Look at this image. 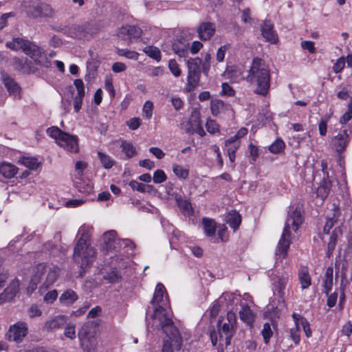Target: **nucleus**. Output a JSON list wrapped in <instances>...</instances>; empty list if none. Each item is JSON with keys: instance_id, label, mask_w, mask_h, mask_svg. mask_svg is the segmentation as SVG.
I'll return each instance as SVG.
<instances>
[{"instance_id": "40", "label": "nucleus", "mask_w": 352, "mask_h": 352, "mask_svg": "<svg viewBox=\"0 0 352 352\" xmlns=\"http://www.w3.org/2000/svg\"><path fill=\"white\" fill-rule=\"evenodd\" d=\"M143 52L150 58H152L157 61L161 60V52L160 50L153 46H146L143 49Z\"/></svg>"}, {"instance_id": "60", "label": "nucleus", "mask_w": 352, "mask_h": 352, "mask_svg": "<svg viewBox=\"0 0 352 352\" xmlns=\"http://www.w3.org/2000/svg\"><path fill=\"white\" fill-rule=\"evenodd\" d=\"M141 124V120L139 118H133L127 122L129 128L131 130H136L139 128Z\"/></svg>"}, {"instance_id": "21", "label": "nucleus", "mask_w": 352, "mask_h": 352, "mask_svg": "<svg viewBox=\"0 0 352 352\" xmlns=\"http://www.w3.org/2000/svg\"><path fill=\"white\" fill-rule=\"evenodd\" d=\"M241 307L239 312V318L247 325L252 327L255 320V315L250 307L246 303L241 305Z\"/></svg>"}, {"instance_id": "48", "label": "nucleus", "mask_w": 352, "mask_h": 352, "mask_svg": "<svg viewBox=\"0 0 352 352\" xmlns=\"http://www.w3.org/2000/svg\"><path fill=\"white\" fill-rule=\"evenodd\" d=\"M285 146V142L280 139H277L270 146L269 150L272 153H279L283 151Z\"/></svg>"}, {"instance_id": "28", "label": "nucleus", "mask_w": 352, "mask_h": 352, "mask_svg": "<svg viewBox=\"0 0 352 352\" xmlns=\"http://www.w3.org/2000/svg\"><path fill=\"white\" fill-rule=\"evenodd\" d=\"M19 291V285L15 283L7 287L3 292L1 294L0 298L3 301H10L14 298Z\"/></svg>"}, {"instance_id": "31", "label": "nucleus", "mask_w": 352, "mask_h": 352, "mask_svg": "<svg viewBox=\"0 0 352 352\" xmlns=\"http://www.w3.org/2000/svg\"><path fill=\"white\" fill-rule=\"evenodd\" d=\"M241 223V216L235 210L230 212L227 216V223L234 230H236Z\"/></svg>"}, {"instance_id": "4", "label": "nucleus", "mask_w": 352, "mask_h": 352, "mask_svg": "<svg viewBox=\"0 0 352 352\" xmlns=\"http://www.w3.org/2000/svg\"><path fill=\"white\" fill-rule=\"evenodd\" d=\"M303 221V217L300 210L296 209L288 213L285 227L278 241L276 254L285 258L290 245L291 228L296 232Z\"/></svg>"}, {"instance_id": "7", "label": "nucleus", "mask_w": 352, "mask_h": 352, "mask_svg": "<svg viewBox=\"0 0 352 352\" xmlns=\"http://www.w3.org/2000/svg\"><path fill=\"white\" fill-rule=\"evenodd\" d=\"M78 234H81V236L74 248L73 258L80 267V276H82L88 267V233L86 232L85 226L80 228Z\"/></svg>"}, {"instance_id": "49", "label": "nucleus", "mask_w": 352, "mask_h": 352, "mask_svg": "<svg viewBox=\"0 0 352 352\" xmlns=\"http://www.w3.org/2000/svg\"><path fill=\"white\" fill-rule=\"evenodd\" d=\"M173 170L175 175L181 179H186L189 174L188 170L180 165H174Z\"/></svg>"}, {"instance_id": "13", "label": "nucleus", "mask_w": 352, "mask_h": 352, "mask_svg": "<svg viewBox=\"0 0 352 352\" xmlns=\"http://www.w3.org/2000/svg\"><path fill=\"white\" fill-rule=\"evenodd\" d=\"M341 211L340 208L335 204L332 205V208L330 210L327 215L326 223L323 228V232L326 234H329L330 230L336 226H338L336 228H339V224H341Z\"/></svg>"}, {"instance_id": "54", "label": "nucleus", "mask_w": 352, "mask_h": 352, "mask_svg": "<svg viewBox=\"0 0 352 352\" xmlns=\"http://www.w3.org/2000/svg\"><path fill=\"white\" fill-rule=\"evenodd\" d=\"M168 67L171 73L176 77L181 74V70L179 68V65L175 60L171 59L169 60Z\"/></svg>"}, {"instance_id": "36", "label": "nucleus", "mask_w": 352, "mask_h": 352, "mask_svg": "<svg viewBox=\"0 0 352 352\" xmlns=\"http://www.w3.org/2000/svg\"><path fill=\"white\" fill-rule=\"evenodd\" d=\"M166 336L168 339L164 340L162 352H173V346L177 350L180 349L182 344V338H181V342H179V344H178V343H176V342L168 335Z\"/></svg>"}, {"instance_id": "11", "label": "nucleus", "mask_w": 352, "mask_h": 352, "mask_svg": "<svg viewBox=\"0 0 352 352\" xmlns=\"http://www.w3.org/2000/svg\"><path fill=\"white\" fill-rule=\"evenodd\" d=\"M102 309L99 306L92 308L89 311V318H93L92 321H89V352H96V349L98 345L97 334L99 327L100 325V320L96 318L101 313Z\"/></svg>"}, {"instance_id": "53", "label": "nucleus", "mask_w": 352, "mask_h": 352, "mask_svg": "<svg viewBox=\"0 0 352 352\" xmlns=\"http://www.w3.org/2000/svg\"><path fill=\"white\" fill-rule=\"evenodd\" d=\"M338 234H341V230L339 229V228H335L332 232V234L331 235L330 239H329L330 241L328 243V250H334Z\"/></svg>"}, {"instance_id": "34", "label": "nucleus", "mask_w": 352, "mask_h": 352, "mask_svg": "<svg viewBox=\"0 0 352 352\" xmlns=\"http://www.w3.org/2000/svg\"><path fill=\"white\" fill-rule=\"evenodd\" d=\"M78 338L85 351H88V324L85 323L78 331Z\"/></svg>"}, {"instance_id": "42", "label": "nucleus", "mask_w": 352, "mask_h": 352, "mask_svg": "<svg viewBox=\"0 0 352 352\" xmlns=\"http://www.w3.org/2000/svg\"><path fill=\"white\" fill-rule=\"evenodd\" d=\"M264 343L265 344H268L270 340V338L273 336V331L271 328V324L269 322H265L263 326V329L261 332Z\"/></svg>"}, {"instance_id": "32", "label": "nucleus", "mask_w": 352, "mask_h": 352, "mask_svg": "<svg viewBox=\"0 0 352 352\" xmlns=\"http://www.w3.org/2000/svg\"><path fill=\"white\" fill-rule=\"evenodd\" d=\"M202 223L205 234L208 236H213L216 232L215 221L212 219L204 217L202 219Z\"/></svg>"}, {"instance_id": "26", "label": "nucleus", "mask_w": 352, "mask_h": 352, "mask_svg": "<svg viewBox=\"0 0 352 352\" xmlns=\"http://www.w3.org/2000/svg\"><path fill=\"white\" fill-rule=\"evenodd\" d=\"M17 171L18 168L10 163L2 162L0 164V173L6 178L14 177Z\"/></svg>"}, {"instance_id": "1", "label": "nucleus", "mask_w": 352, "mask_h": 352, "mask_svg": "<svg viewBox=\"0 0 352 352\" xmlns=\"http://www.w3.org/2000/svg\"><path fill=\"white\" fill-rule=\"evenodd\" d=\"M168 300V296L164 285L160 283H157L153 297L151 300V303L154 307V312L151 316L159 322V326L163 332L179 344L181 342L180 333L164 307L167 305Z\"/></svg>"}, {"instance_id": "29", "label": "nucleus", "mask_w": 352, "mask_h": 352, "mask_svg": "<svg viewBox=\"0 0 352 352\" xmlns=\"http://www.w3.org/2000/svg\"><path fill=\"white\" fill-rule=\"evenodd\" d=\"M333 270L331 267H327L323 280L324 292L328 295L333 287Z\"/></svg>"}, {"instance_id": "61", "label": "nucleus", "mask_w": 352, "mask_h": 352, "mask_svg": "<svg viewBox=\"0 0 352 352\" xmlns=\"http://www.w3.org/2000/svg\"><path fill=\"white\" fill-rule=\"evenodd\" d=\"M345 65V60L343 57L338 58L333 67V72L336 74L340 72Z\"/></svg>"}, {"instance_id": "24", "label": "nucleus", "mask_w": 352, "mask_h": 352, "mask_svg": "<svg viewBox=\"0 0 352 352\" xmlns=\"http://www.w3.org/2000/svg\"><path fill=\"white\" fill-rule=\"evenodd\" d=\"M67 322V317L65 316H58L52 318L45 323V329L47 331L60 329L65 326Z\"/></svg>"}, {"instance_id": "19", "label": "nucleus", "mask_w": 352, "mask_h": 352, "mask_svg": "<svg viewBox=\"0 0 352 352\" xmlns=\"http://www.w3.org/2000/svg\"><path fill=\"white\" fill-rule=\"evenodd\" d=\"M215 24L211 22H204L197 28L199 37L202 41L209 40L215 33Z\"/></svg>"}, {"instance_id": "44", "label": "nucleus", "mask_w": 352, "mask_h": 352, "mask_svg": "<svg viewBox=\"0 0 352 352\" xmlns=\"http://www.w3.org/2000/svg\"><path fill=\"white\" fill-rule=\"evenodd\" d=\"M98 157L104 168L109 169L113 166L114 162L108 155H106L101 151H98Z\"/></svg>"}, {"instance_id": "38", "label": "nucleus", "mask_w": 352, "mask_h": 352, "mask_svg": "<svg viewBox=\"0 0 352 352\" xmlns=\"http://www.w3.org/2000/svg\"><path fill=\"white\" fill-rule=\"evenodd\" d=\"M287 283V278L278 276L274 282L275 289L278 292V296L283 298L284 296V291Z\"/></svg>"}, {"instance_id": "45", "label": "nucleus", "mask_w": 352, "mask_h": 352, "mask_svg": "<svg viewBox=\"0 0 352 352\" xmlns=\"http://www.w3.org/2000/svg\"><path fill=\"white\" fill-rule=\"evenodd\" d=\"M21 163L27 168L36 170L39 166L38 160L32 157H23L21 158Z\"/></svg>"}, {"instance_id": "9", "label": "nucleus", "mask_w": 352, "mask_h": 352, "mask_svg": "<svg viewBox=\"0 0 352 352\" xmlns=\"http://www.w3.org/2000/svg\"><path fill=\"white\" fill-rule=\"evenodd\" d=\"M26 14L31 18H47L52 17L54 14V10L47 3L31 1L25 5Z\"/></svg>"}, {"instance_id": "43", "label": "nucleus", "mask_w": 352, "mask_h": 352, "mask_svg": "<svg viewBox=\"0 0 352 352\" xmlns=\"http://www.w3.org/2000/svg\"><path fill=\"white\" fill-rule=\"evenodd\" d=\"M201 60L199 58H189L187 61L188 72H201Z\"/></svg>"}, {"instance_id": "5", "label": "nucleus", "mask_w": 352, "mask_h": 352, "mask_svg": "<svg viewBox=\"0 0 352 352\" xmlns=\"http://www.w3.org/2000/svg\"><path fill=\"white\" fill-rule=\"evenodd\" d=\"M217 331H213L210 333L211 342L213 346H216L218 342V336L219 341L225 339V346L227 347L231 343V340L236 330V318L234 312L230 311L227 313L226 317L221 316L217 322Z\"/></svg>"}, {"instance_id": "52", "label": "nucleus", "mask_w": 352, "mask_h": 352, "mask_svg": "<svg viewBox=\"0 0 352 352\" xmlns=\"http://www.w3.org/2000/svg\"><path fill=\"white\" fill-rule=\"evenodd\" d=\"M167 179V177L164 170L158 169L153 173V180L155 184H161L164 182Z\"/></svg>"}, {"instance_id": "57", "label": "nucleus", "mask_w": 352, "mask_h": 352, "mask_svg": "<svg viewBox=\"0 0 352 352\" xmlns=\"http://www.w3.org/2000/svg\"><path fill=\"white\" fill-rule=\"evenodd\" d=\"M221 94L227 96H233L235 91L227 82H223L221 85Z\"/></svg>"}, {"instance_id": "37", "label": "nucleus", "mask_w": 352, "mask_h": 352, "mask_svg": "<svg viewBox=\"0 0 352 352\" xmlns=\"http://www.w3.org/2000/svg\"><path fill=\"white\" fill-rule=\"evenodd\" d=\"M88 33V27L86 24L81 25H76L71 30V34L73 37L78 39L85 38Z\"/></svg>"}, {"instance_id": "64", "label": "nucleus", "mask_w": 352, "mask_h": 352, "mask_svg": "<svg viewBox=\"0 0 352 352\" xmlns=\"http://www.w3.org/2000/svg\"><path fill=\"white\" fill-rule=\"evenodd\" d=\"M229 45L221 46L217 52V60L218 62H222L224 60L225 54Z\"/></svg>"}, {"instance_id": "35", "label": "nucleus", "mask_w": 352, "mask_h": 352, "mask_svg": "<svg viewBox=\"0 0 352 352\" xmlns=\"http://www.w3.org/2000/svg\"><path fill=\"white\" fill-rule=\"evenodd\" d=\"M3 82L10 94L16 95L19 93L20 87L18 84L10 76L3 78Z\"/></svg>"}, {"instance_id": "58", "label": "nucleus", "mask_w": 352, "mask_h": 352, "mask_svg": "<svg viewBox=\"0 0 352 352\" xmlns=\"http://www.w3.org/2000/svg\"><path fill=\"white\" fill-rule=\"evenodd\" d=\"M58 297V292L56 289L48 292L44 296V301L47 303H52Z\"/></svg>"}, {"instance_id": "14", "label": "nucleus", "mask_w": 352, "mask_h": 352, "mask_svg": "<svg viewBox=\"0 0 352 352\" xmlns=\"http://www.w3.org/2000/svg\"><path fill=\"white\" fill-rule=\"evenodd\" d=\"M28 333V325L25 322H18L10 326L7 334L9 340L19 343Z\"/></svg>"}, {"instance_id": "63", "label": "nucleus", "mask_w": 352, "mask_h": 352, "mask_svg": "<svg viewBox=\"0 0 352 352\" xmlns=\"http://www.w3.org/2000/svg\"><path fill=\"white\" fill-rule=\"evenodd\" d=\"M301 47L304 50H307L311 54H314L316 52L314 47V43L310 41H305L301 42Z\"/></svg>"}, {"instance_id": "62", "label": "nucleus", "mask_w": 352, "mask_h": 352, "mask_svg": "<svg viewBox=\"0 0 352 352\" xmlns=\"http://www.w3.org/2000/svg\"><path fill=\"white\" fill-rule=\"evenodd\" d=\"M129 186L133 190L144 192V184L142 183L138 182L135 180H132L129 182Z\"/></svg>"}, {"instance_id": "10", "label": "nucleus", "mask_w": 352, "mask_h": 352, "mask_svg": "<svg viewBox=\"0 0 352 352\" xmlns=\"http://www.w3.org/2000/svg\"><path fill=\"white\" fill-rule=\"evenodd\" d=\"M101 241L102 248L107 252L116 250L120 243L126 247H130L131 249L134 248V244L131 240L127 239L120 240L118 239L117 232L113 230L105 232L101 238Z\"/></svg>"}, {"instance_id": "50", "label": "nucleus", "mask_w": 352, "mask_h": 352, "mask_svg": "<svg viewBox=\"0 0 352 352\" xmlns=\"http://www.w3.org/2000/svg\"><path fill=\"white\" fill-rule=\"evenodd\" d=\"M153 104L151 101H146L143 108L142 112L144 118L147 120H150L153 116Z\"/></svg>"}, {"instance_id": "3", "label": "nucleus", "mask_w": 352, "mask_h": 352, "mask_svg": "<svg viewBox=\"0 0 352 352\" xmlns=\"http://www.w3.org/2000/svg\"><path fill=\"white\" fill-rule=\"evenodd\" d=\"M6 47L14 52L22 50L24 54L33 59L36 65L48 67L49 62L47 58L43 55V52L41 48L27 38H13L12 41L6 43Z\"/></svg>"}, {"instance_id": "39", "label": "nucleus", "mask_w": 352, "mask_h": 352, "mask_svg": "<svg viewBox=\"0 0 352 352\" xmlns=\"http://www.w3.org/2000/svg\"><path fill=\"white\" fill-rule=\"evenodd\" d=\"M120 147L127 158H131L136 154V148L131 142L123 140Z\"/></svg>"}, {"instance_id": "22", "label": "nucleus", "mask_w": 352, "mask_h": 352, "mask_svg": "<svg viewBox=\"0 0 352 352\" xmlns=\"http://www.w3.org/2000/svg\"><path fill=\"white\" fill-rule=\"evenodd\" d=\"M173 50L179 57H186L189 51V43L185 39H177L172 45Z\"/></svg>"}, {"instance_id": "23", "label": "nucleus", "mask_w": 352, "mask_h": 352, "mask_svg": "<svg viewBox=\"0 0 352 352\" xmlns=\"http://www.w3.org/2000/svg\"><path fill=\"white\" fill-rule=\"evenodd\" d=\"M187 125L189 126L186 131L189 133H197L201 137H203L206 135V133L201 126V120L199 117L196 116L195 118H192L190 121L187 123Z\"/></svg>"}, {"instance_id": "2", "label": "nucleus", "mask_w": 352, "mask_h": 352, "mask_svg": "<svg viewBox=\"0 0 352 352\" xmlns=\"http://www.w3.org/2000/svg\"><path fill=\"white\" fill-rule=\"evenodd\" d=\"M248 82L254 87V93L265 96L270 88V71L265 60L255 57L248 70L246 77Z\"/></svg>"}, {"instance_id": "46", "label": "nucleus", "mask_w": 352, "mask_h": 352, "mask_svg": "<svg viewBox=\"0 0 352 352\" xmlns=\"http://www.w3.org/2000/svg\"><path fill=\"white\" fill-rule=\"evenodd\" d=\"M116 53L120 56H124L129 59L138 60L139 54L133 50H129L126 49H117Z\"/></svg>"}, {"instance_id": "16", "label": "nucleus", "mask_w": 352, "mask_h": 352, "mask_svg": "<svg viewBox=\"0 0 352 352\" xmlns=\"http://www.w3.org/2000/svg\"><path fill=\"white\" fill-rule=\"evenodd\" d=\"M322 166L323 171V179L316 189V196L323 201L328 196L330 192L331 188V182L329 180L328 173L324 170V169L327 168V165L325 164L324 166L322 163Z\"/></svg>"}, {"instance_id": "33", "label": "nucleus", "mask_w": 352, "mask_h": 352, "mask_svg": "<svg viewBox=\"0 0 352 352\" xmlns=\"http://www.w3.org/2000/svg\"><path fill=\"white\" fill-rule=\"evenodd\" d=\"M226 109V104L221 100H212L210 102L211 113L213 116H217Z\"/></svg>"}, {"instance_id": "56", "label": "nucleus", "mask_w": 352, "mask_h": 352, "mask_svg": "<svg viewBox=\"0 0 352 352\" xmlns=\"http://www.w3.org/2000/svg\"><path fill=\"white\" fill-rule=\"evenodd\" d=\"M299 327H295L290 329V337L296 344L300 341Z\"/></svg>"}, {"instance_id": "51", "label": "nucleus", "mask_w": 352, "mask_h": 352, "mask_svg": "<svg viewBox=\"0 0 352 352\" xmlns=\"http://www.w3.org/2000/svg\"><path fill=\"white\" fill-rule=\"evenodd\" d=\"M86 166H87L86 164L83 163L80 161L77 162L75 165L76 179H79L80 182H82L83 183H85V181H84L83 179L82 178V170H83V169H85L86 168Z\"/></svg>"}, {"instance_id": "47", "label": "nucleus", "mask_w": 352, "mask_h": 352, "mask_svg": "<svg viewBox=\"0 0 352 352\" xmlns=\"http://www.w3.org/2000/svg\"><path fill=\"white\" fill-rule=\"evenodd\" d=\"M200 78V72H188V85L192 88H195L199 83Z\"/></svg>"}, {"instance_id": "18", "label": "nucleus", "mask_w": 352, "mask_h": 352, "mask_svg": "<svg viewBox=\"0 0 352 352\" xmlns=\"http://www.w3.org/2000/svg\"><path fill=\"white\" fill-rule=\"evenodd\" d=\"M263 37L268 42L275 44L278 41L276 32L274 30V25L270 21H265L261 28Z\"/></svg>"}, {"instance_id": "55", "label": "nucleus", "mask_w": 352, "mask_h": 352, "mask_svg": "<svg viewBox=\"0 0 352 352\" xmlns=\"http://www.w3.org/2000/svg\"><path fill=\"white\" fill-rule=\"evenodd\" d=\"M206 127L210 133H214L219 131V124L216 121L211 119H208L207 120Z\"/></svg>"}, {"instance_id": "20", "label": "nucleus", "mask_w": 352, "mask_h": 352, "mask_svg": "<svg viewBox=\"0 0 352 352\" xmlns=\"http://www.w3.org/2000/svg\"><path fill=\"white\" fill-rule=\"evenodd\" d=\"M74 85L77 90V94L74 98V108L78 112L82 107V98L85 96V87L84 83L81 79H76L74 81Z\"/></svg>"}, {"instance_id": "12", "label": "nucleus", "mask_w": 352, "mask_h": 352, "mask_svg": "<svg viewBox=\"0 0 352 352\" xmlns=\"http://www.w3.org/2000/svg\"><path fill=\"white\" fill-rule=\"evenodd\" d=\"M142 34V30L136 25H122L118 30V37L127 45L136 42Z\"/></svg>"}, {"instance_id": "41", "label": "nucleus", "mask_w": 352, "mask_h": 352, "mask_svg": "<svg viewBox=\"0 0 352 352\" xmlns=\"http://www.w3.org/2000/svg\"><path fill=\"white\" fill-rule=\"evenodd\" d=\"M177 201L179 207L182 210L183 212L185 214H187L188 216L192 215L193 209L189 201L182 199H177Z\"/></svg>"}, {"instance_id": "30", "label": "nucleus", "mask_w": 352, "mask_h": 352, "mask_svg": "<svg viewBox=\"0 0 352 352\" xmlns=\"http://www.w3.org/2000/svg\"><path fill=\"white\" fill-rule=\"evenodd\" d=\"M241 75V72L235 65L228 66L223 74V76L226 78L229 79L232 82L238 81Z\"/></svg>"}, {"instance_id": "59", "label": "nucleus", "mask_w": 352, "mask_h": 352, "mask_svg": "<svg viewBox=\"0 0 352 352\" xmlns=\"http://www.w3.org/2000/svg\"><path fill=\"white\" fill-rule=\"evenodd\" d=\"M104 89L109 93V95L111 98H113L115 96L116 92L113 88L111 78H107L105 79Z\"/></svg>"}, {"instance_id": "8", "label": "nucleus", "mask_w": 352, "mask_h": 352, "mask_svg": "<svg viewBox=\"0 0 352 352\" xmlns=\"http://www.w3.org/2000/svg\"><path fill=\"white\" fill-rule=\"evenodd\" d=\"M46 133L50 137L54 138L57 144L68 151L72 153H77L78 151L76 136L69 135L55 126L49 127Z\"/></svg>"}, {"instance_id": "17", "label": "nucleus", "mask_w": 352, "mask_h": 352, "mask_svg": "<svg viewBox=\"0 0 352 352\" xmlns=\"http://www.w3.org/2000/svg\"><path fill=\"white\" fill-rule=\"evenodd\" d=\"M122 258H120V256H115L112 258L111 263L114 265L115 267H113L109 272L105 274L103 276V278L108 281L109 283H119L122 280V274L118 267L121 268L123 267V265H120L119 261H121Z\"/></svg>"}, {"instance_id": "27", "label": "nucleus", "mask_w": 352, "mask_h": 352, "mask_svg": "<svg viewBox=\"0 0 352 352\" xmlns=\"http://www.w3.org/2000/svg\"><path fill=\"white\" fill-rule=\"evenodd\" d=\"M298 279L302 289H306L309 287L311 284V279L307 267H302L299 270Z\"/></svg>"}, {"instance_id": "6", "label": "nucleus", "mask_w": 352, "mask_h": 352, "mask_svg": "<svg viewBox=\"0 0 352 352\" xmlns=\"http://www.w3.org/2000/svg\"><path fill=\"white\" fill-rule=\"evenodd\" d=\"M57 277V269L50 268L45 263H39L30 280L29 288L34 291L37 288L38 284L41 283V289H47L54 284Z\"/></svg>"}, {"instance_id": "15", "label": "nucleus", "mask_w": 352, "mask_h": 352, "mask_svg": "<svg viewBox=\"0 0 352 352\" xmlns=\"http://www.w3.org/2000/svg\"><path fill=\"white\" fill-rule=\"evenodd\" d=\"M350 141L347 130L340 131L332 140V144L340 156L344 152Z\"/></svg>"}, {"instance_id": "25", "label": "nucleus", "mask_w": 352, "mask_h": 352, "mask_svg": "<svg viewBox=\"0 0 352 352\" xmlns=\"http://www.w3.org/2000/svg\"><path fill=\"white\" fill-rule=\"evenodd\" d=\"M78 300L77 294L72 289H68L63 292L59 297L60 302L66 306L72 305Z\"/></svg>"}]
</instances>
